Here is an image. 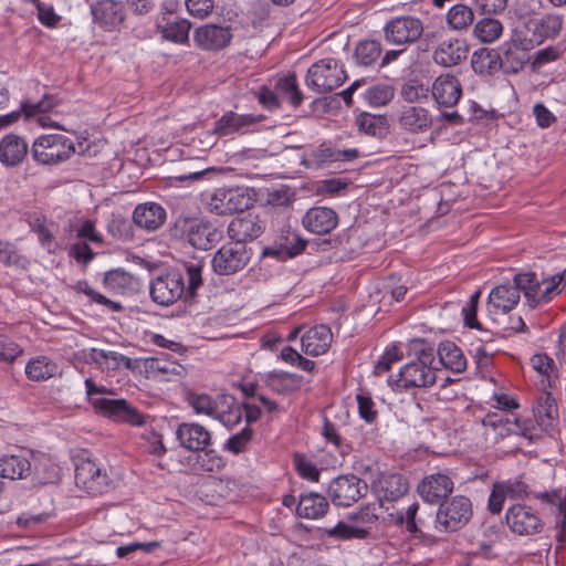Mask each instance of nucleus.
Masks as SVG:
<instances>
[{"instance_id": "c9c22d12", "label": "nucleus", "mask_w": 566, "mask_h": 566, "mask_svg": "<svg viewBox=\"0 0 566 566\" xmlns=\"http://www.w3.org/2000/svg\"><path fill=\"white\" fill-rule=\"evenodd\" d=\"M57 365L46 356H38L29 360L25 366V374L33 381H44L53 377Z\"/></svg>"}, {"instance_id": "a18cd8bd", "label": "nucleus", "mask_w": 566, "mask_h": 566, "mask_svg": "<svg viewBox=\"0 0 566 566\" xmlns=\"http://www.w3.org/2000/svg\"><path fill=\"white\" fill-rule=\"evenodd\" d=\"M538 281L539 280L534 272H525L516 274L512 284L516 286L520 295L521 292L524 294V297L530 305L531 301H535V289L538 287Z\"/></svg>"}, {"instance_id": "7ed1b4c3", "label": "nucleus", "mask_w": 566, "mask_h": 566, "mask_svg": "<svg viewBox=\"0 0 566 566\" xmlns=\"http://www.w3.org/2000/svg\"><path fill=\"white\" fill-rule=\"evenodd\" d=\"M84 384L88 401L96 412L112 418L115 421H124L133 426L144 424V416L128 405L125 399L94 398L93 396L97 395L98 386H96L91 378H86Z\"/></svg>"}, {"instance_id": "6ab92c4d", "label": "nucleus", "mask_w": 566, "mask_h": 566, "mask_svg": "<svg viewBox=\"0 0 566 566\" xmlns=\"http://www.w3.org/2000/svg\"><path fill=\"white\" fill-rule=\"evenodd\" d=\"M305 247V240L300 238L295 232L287 231L286 235L282 237L280 242H274L272 245L265 247L261 255L262 258L273 256L284 261L303 252Z\"/></svg>"}, {"instance_id": "8fccbe9b", "label": "nucleus", "mask_w": 566, "mask_h": 566, "mask_svg": "<svg viewBox=\"0 0 566 566\" xmlns=\"http://www.w3.org/2000/svg\"><path fill=\"white\" fill-rule=\"evenodd\" d=\"M492 426L500 429L501 436H504L505 431L509 434L522 436L530 440L533 439V434L530 432V428L527 427L526 421H522L517 418H514L513 420L510 418H506L505 420H499V423L493 422Z\"/></svg>"}, {"instance_id": "20e7f679", "label": "nucleus", "mask_w": 566, "mask_h": 566, "mask_svg": "<svg viewBox=\"0 0 566 566\" xmlns=\"http://www.w3.org/2000/svg\"><path fill=\"white\" fill-rule=\"evenodd\" d=\"M346 77L343 65L333 57H326L308 69L306 84L316 93L325 94L340 86Z\"/></svg>"}, {"instance_id": "6e6552de", "label": "nucleus", "mask_w": 566, "mask_h": 566, "mask_svg": "<svg viewBox=\"0 0 566 566\" xmlns=\"http://www.w3.org/2000/svg\"><path fill=\"white\" fill-rule=\"evenodd\" d=\"M207 205L210 212L227 216L249 209L252 198L241 188H219L211 193Z\"/></svg>"}, {"instance_id": "f03ea898", "label": "nucleus", "mask_w": 566, "mask_h": 566, "mask_svg": "<svg viewBox=\"0 0 566 566\" xmlns=\"http://www.w3.org/2000/svg\"><path fill=\"white\" fill-rule=\"evenodd\" d=\"M472 515L471 500L464 495H455L439 504L432 527L438 533H453L463 528Z\"/></svg>"}, {"instance_id": "6e6d98bb", "label": "nucleus", "mask_w": 566, "mask_h": 566, "mask_svg": "<svg viewBox=\"0 0 566 566\" xmlns=\"http://www.w3.org/2000/svg\"><path fill=\"white\" fill-rule=\"evenodd\" d=\"M252 434V429L249 426H245L240 432L228 439L224 449L234 454L243 452L251 440Z\"/></svg>"}, {"instance_id": "f3484780", "label": "nucleus", "mask_w": 566, "mask_h": 566, "mask_svg": "<svg viewBox=\"0 0 566 566\" xmlns=\"http://www.w3.org/2000/svg\"><path fill=\"white\" fill-rule=\"evenodd\" d=\"M176 436L182 448L195 452L203 451L211 441L210 432L198 423H181Z\"/></svg>"}, {"instance_id": "bf43d9fd", "label": "nucleus", "mask_w": 566, "mask_h": 566, "mask_svg": "<svg viewBox=\"0 0 566 566\" xmlns=\"http://www.w3.org/2000/svg\"><path fill=\"white\" fill-rule=\"evenodd\" d=\"M480 296L481 291H476L474 294L471 295L469 302L462 308L464 324L470 328H481V325L476 318V310Z\"/></svg>"}, {"instance_id": "c03bdc74", "label": "nucleus", "mask_w": 566, "mask_h": 566, "mask_svg": "<svg viewBox=\"0 0 566 566\" xmlns=\"http://www.w3.org/2000/svg\"><path fill=\"white\" fill-rule=\"evenodd\" d=\"M473 21V10L465 4H455L448 12V22L455 30L467 29Z\"/></svg>"}, {"instance_id": "f257e3e1", "label": "nucleus", "mask_w": 566, "mask_h": 566, "mask_svg": "<svg viewBox=\"0 0 566 566\" xmlns=\"http://www.w3.org/2000/svg\"><path fill=\"white\" fill-rule=\"evenodd\" d=\"M201 271L202 268L197 264L187 266V289L185 286V277L179 271H168L156 276L149 286L151 300L161 306H169L185 294L192 297L197 289L202 284Z\"/></svg>"}, {"instance_id": "4d7b16f0", "label": "nucleus", "mask_w": 566, "mask_h": 566, "mask_svg": "<svg viewBox=\"0 0 566 566\" xmlns=\"http://www.w3.org/2000/svg\"><path fill=\"white\" fill-rule=\"evenodd\" d=\"M401 96L410 104L417 103L424 97V86L421 80L416 77L408 80L401 87Z\"/></svg>"}, {"instance_id": "c85d7f7f", "label": "nucleus", "mask_w": 566, "mask_h": 566, "mask_svg": "<svg viewBox=\"0 0 566 566\" xmlns=\"http://www.w3.org/2000/svg\"><path fill=\"white\" fill-rule=\"evenodd\" d=\"M453 481L446 473H436L427 478V503L440 504L453 491Z\"/></svg>"}, {"instance_id": "09e8293b", "label": "nucleus", "mask_w": 566, "mask_h": 566, "mask_svg": "<svg viewBox=\"0 0 566 566\" xmlns=\"http://www.w3.org/2000/svg\"><path fill=\"white\" fill-rule=\"evenodd\" d=\"M325 533L328 537L336 539H352V538H365L368 531L360 527L348 525L344 522H338L336 526L332 528H325Z\"/></svg>"}, {"instance_id": "bb28decb", "label": "nucleus", "mask_w": 566, "mask_h": 566, "mask_svg": "<svg viewBox=\"0 0 566 566\" xmlns=\"http://www.w3.org/2000/svg\"><path fill=\"white\" fill-rule=\"evenodd\" d=\"M187 238L193 248L208 250L221 240L222 232L210 223H199L190 228Z\"/></svg>"}, {"instance_id": "473e14b6", "label": "nucleus", "mask_w": 566, "mask_h": 566, "mask_svg": "<svg viewBox=\"0 0 566 566\" xmlns=\"http://www.w3.org/2000/svg\"><path fill=\"white\" fill-rule=\"evenodd\" d=\"M242 416V405L237 402L232 395H221V405L217 408L214 418L230 429L241 421Z\"/></svg>"}, {"instance_id": "72a5a7b5", "label": "nucleus", "mask_w": 566, "mask_h": 566, "mask_svg": "<svg viewBox=\"0 0 566 566\" xmlns=\"http://www.w3.org/2000/svg\"><path fill=\"white\" fill-rule=\"evenodd\" d=\"M503 29V24L499 19L485 14V17L479 19L474 24L473 35L481 43H493L500 39Z\"/></svg>"}, {"instance_id": "cd10ccee", "label": "nucleus", "mask_w": 566, "mask_h": 566, "mask_svg": "<svg viewBox=\"0 0 566 566\" xmlns=\"http://www.w3.org/2000/svg\"><path fill=\"white\" fill-rule=\"evenodd\" d=\"M518 301L520 294L516 286L511 283L495 286L489 295V306L503 313L513 310Z\"/></svg>"}, {"instance_id": "c756f323", "label": "nucleus", "mask_w": 566, "mask_h": 566, "mask_svg": "<svg viewBox=\"0 0 566 566\" xmlns=\"http://www.w3.org/2000/svg\"><path fill=\"white\" fill-rule=\"evenodd\" d=\"M328 507L326 497L317 493H310L301 496L296 512L301 517L316 520L324 516Z\"/></svg>"}, {"instance_id": "4c0bfd02", "label": "nucleus", "mask_w": 566, "mask_h": 566, "mask_svg": "<svg viewBox=\"0 0 566 566\" xmlns=\"http://www.w3.org/2000/svg\"><path fill=\"white\" fill-rule=\"evenodd\" d=\"M106 231L113 239L130 242L134 239L133 222L120 214H112L106 224Z\"/></svg>"}, {"instance_id": "052dcab7", "label": "nucleus", "mask_w": 566, "mask_h": 566, "mask_svg": "<svg viewBox=\"0 0 566 566\" xmlns=\"http://www.w3.org/2000/svg\"><path fill=\"white\" fill-rule=\"evenodd\" d=\"M36 10L40 22L48 28H54L61 20V17L55 13L53 7L50 4L38 1Z\"/></svg>"}, {"instance_id": "774afa93", "label": "nucleus", "mask_w": 566, "mask_h": 566, "mask_svg": "<svg viewBox=\"0 0 566 566\" xmlns=\"http://www.w3.org/2000/svg\"><path fill=\"white\" fill-rule=\"evenodd\" d=\"M357 124L361 132L371 136L378 135L381 129V119L369 114L360 115Z\"/></svg>"}, {"instance_id": "de8ad7c7", "label": "nucleus", "mask_w": 566, "mask_h": 566, "mask_svg": "<svg viewBox=\"0 0 566 566\" xmlns=\"http://www.w3.org/2000/svg\"><path fill=\"white\" fill-rule=\"evenodd\" d=\"M196 465L205 472H218L223 469L224 461L214 450H207L197 452Z\"/></svg>"}, {"instance_id": "49530a36", "label": "nucleus", "mask_w": 566, "mask_h": 566, "mask_svg": "<svg viewBox=\"0 0 566 566\" xmlns=\"http://www.w3.org/2000/svg\"><path fill=\"white\" fill-rule=\"evenodd\" d=\"M191 24L185 19L168 22L161 30L163 36L176 43H186L189 39Z\"/></svg>"}, {"instance_id": "aec40b11", "label": "nucleus", "mask_w": 566, "mask_h": 566, "mask_svg": "<svg viewBox=\"0 0 566 566\" xmlns=\"http://www.w3.org/2000/svg\"><path fill=\"white\" fill-rule=\"evenodd\" d=\"M166 220L165 209L155 202L138 205L133 212V223L146 231H156Z\"/></svg>"}, {"instance_id": "3c124183", "label": "nucleus", "mask_w": 566, "mask_h": 566, "mask_svg": "<svg viewBox=\"0 0 566 566\" xmlns=\"http://www.w3.org/2000/svg\"><path fill=\"white\" fill-rule=\"evenodd\" d=\"M56 98L54 95L45 94L41 101L33 103L31 101H25L21 104V112L24 113L25 117H31L36 114H42L51 111L56 104Z\"/></svg>"}, {"instance_id": "0e129e2a", "label": "nucleus", "mask_w": 566, "mask_h": 566, "mask_svg": "<svg viewBox=\"0 0 566 566\" xmlns=\"http://www.w3.org/2000/svg\"><path fill=\"white\" fill-rule=\"evenodd\" d=\"M122 366H124L127 369H134L136 368V361L117 352H108L105 370H117Z\"/></svg>"}, {"instance_id": "b1692460", "label": "nucleus", "mask_w": 566, "mask_h": 566, "mask_svg": "<svg viewBox=\"0 0 566 566\" xmlns=\"http://www.w3.org/2000/svg\"><path fill=\"white\" fill-rule=\"evenodd\" d=\"M28 155L27 142L14 134H9L0 140V163L6 167L20 165Z\"/></svg>"}, {"instance_id": "9b49d317", "label": "nucleus", "mask_w": 566, "mask_h": 566, "mask_svg": "<svg viewBox=\"0 0 566 566\" xmlns=\"http://www.w3.org/2000/svg\"><path fill=\"white\" fill-rule=\"evenodd\" d=\"M409 349L415 353L418 360L410 361L405 365L399 371V378L396 380V386L399 388H422L424 387V340L415 338L409 343Z\"/></svg>"}, {"instance_id": "e433bc0d", "label": "nucleus", "mask_w": 566, "mask_h": 566, "mask_svg": "<svg viewBox=\"0 0 566 566\" xmlns=\"http://www.w3.org/2000/svg\"><path fill=\"white\" fill-rule=\"evenodd\" d=\"M103 284L109 291L125 293L135 289L137 280L130 273L116 269L105 273Z\"/></svg>"}, {"instance_id": "4468645a", "label": "nucleus", "mask_w": 566, "mask_h": 566, "mask_svg": "<svg viewBox=\"0 0 566 566\" xmlns=\"http://www.w3.org/2000/svg\"><path fill=\"white\" fill-rule=\"evenodd\" d=\"M462 86L452 74L440 75L432 85V96L440 107L451 108L461 98Z\"/></svg>"}, {"instance_id": "37998d69", "label": "nucleus", "mask_w": 566, "mask_h": 566, "mask_svg": "<svg viewBox=\"0 0 566 566\" xmlns=\"http://www.w3.org/2000/svg\"><path fill=\"white\" fill-rule=\"evenodd\" d=\"M339 160V149L331 147L328 144H321L316 147L307 158H304L303 164L306 167H321L326 163Z\"/></svg>"}, {"instance_id": "7c9ffc66", "label": "nucleus", "mask_w": 566, "mask_h": 566, "mask_svg": "<svg viewBox=\"0 0 566 566\" xmlns=\"http://www.w3.org/2000/svg\"><path fill=\"white\" fill-rule=\"evenodd\" d=\"M31 473V463L23 455H3L0 459V475L6 479H24Z\"/></svg>"}, {"instance_id": "13d9d810", "label": "nucleus", "mask_w": 566, "mask_h": 566, "mask_svg": "<svg viewBox=\"0 0 566 566\" xmlns=\"http://www.w3.org/2000/svg\"><path fill=\"white\" fill-rule=\"evenodd\" d=\"M270 387L279 392L289 391L297 388L298 378L294 374L282 373L270 377Z\"/></svg>"}, {"instance_id": "864d4df0", "label": "nucleus", "mask_w": 566, "mask_h": 566, "mask_svg": "<svg viewBox=\"0 0 566 566\" xmlns=\"http://www.w3.org/2000/svg\"><path fill=\"white\" fill-rule=\"evenodd\" d=\"M221 405V395H218L216 399H212L208 395H198L191 399V406L198 413H206L214 417L217 408Z\"/></svg>"}, {"instance_id": "39448f33", "label": "nucleus", "mask_w": 566, "mask_h": 566, "mask_svg": "<svg viewBox=\"0 0 566 566\" xmlns=\"http://www.w3.org/2000/svg\"><path fill=\"white\" fill-rule=\"evenodd\" d=\"M74 144L64 135H43L32 145L33 159L42 165H56L67 160L74 154Z\"/></svg>"}, {"instance_id": "a19ab883", "label": "nucleus", "mask_w": 566, "mask_h": 566, "mask_svg": "<svg viewBox=\"0 0 566 566\" xmlns=\"http://www.w3.org/2000/svg\"><path fill=\"white\" fill-rule=\"evenodd\" d=\"M563 21L559 15L546 14L538 19L534 24V35L544 41L554 39L562 30Z\"/></svg>"}, {"instance_id": "dca6fc26", "label": "nucleus", "mask_w": 566, "mask_h": 566, "mask_svg": "<svg viewBox=\"0 0 566 566\" xmlns=\"http://www.w3.org/2000/svg\"><path fill=\"white\" fill-rule=\"evenodd\" d=\"M91 11L94 22L106 30L115 29L125 19L123 4L115 0L96 1Z\"/></svg>"}, {"instance_id": "1a4fd4ad", "label": "nucleus", "mask_w": 566, "mask_h": 566, "mask_svg": "<svg viewBox=\"0 0 566 566\" xmlns=\"http://www.w3.org/2000/svg\"><path fill=\"white\" fill-rule=\"evenodd\" d=\"M368 490L367 483L354 474L339 475L331 481L328 495L337 506H350L363 497Z\"/></svg>"}, {"instance_id": "ea45409f", "label": "nucleus", "mask_w": 566, "mask_h": 566, "mask_svg": "<svg viewBox=\"0 0 566 566\" xmlns=\"http://www.w3.org/2000/svg\"><path fill=\"white\" fill-rule=\"evenodd\" d=\"M381 52L380 42L376 40H365L357 44L355 57L359 65L370 66L379 60Z\"/></svg>"}, {"instance_id": "680f3d73", "label": "nucleus", "mask_w": 566, "mask_h": 566, "mask_svg": "<svg viewBox=\"0 0 566 566\" xmlns=\"http://www.w3.org/2000/svg\"><path fill=\"white\" fill-rule=\"evenodd\" d=\"M188 12L197 18H206L214 8V0H186Z\"/></svg>"}, {"instance_id": "ddd939ff", "label": "nucleus", "mask_w": 566, "mask_h": 566, "mask_svg": "<svg viewBox=\"0 0 566 566\" xmlns=\"http://www.w3.org/2000/svg\"><path fill=\"white\" fill-rule=\"evenodd\" d=\"M302 223L307 231L324 235L336 228L338 216L332 208L314 207L304 214Z\"/></svg>"}, {"instance_id": "a878e982", "label": "nucleus", "mask_w": 566, "mask_h": 566, "mask_svg": "<svg viewBox=\"0 0 566 566\" xmlns=\"http://www.w3.org/2000/svg\"><path fill=\"white\" fill-rule=\"evenodd\" d=\"M565 282L566 269L562 273L539 280L538 287L535 289V301H531L530 306L535 308L543 303L552 301L555 295L562 293L564 289L563 283Z\"/></svg>"}, {"instance_id": "603ef678", "label": "nucleus", "mask_w": 566, "mask_h": 566, "mask_svg": "<svg viewBox=\"0 0 566 566\" xmlns=\"http://www.w3.org/2000/svg\"><path fill=\"white\" fill-rule=\"evenodd\" d=\"M365 97L370 105L382 106L394 97V88L389 85H375L366 91Z\"/></svg>"}, {"instance_id": "4be33fe9", "label": "nucleus", "mask_w": 566, "mask_h": 566, "mask_svg": "<svg viewBox=\"0 0 566 566\" xmlns=\"http://www.w3.org/2000/svg\"><path fill=\"white\" fill-rule=\"evenodd\" d=\"M469 50L465 43L459 39L442 41L433 52V61L441 66L450 67L465 60Z\"/></svg>"}, {"instance_id": "412c9836", "label": "nucleus", "mask_w": 566, "mask_h": 566, "mask_svg": "<svg viewBox=\"0 0 566 566\" xmlns=\"http://www.w3.org/2000/svg\"><path fill=\"white\" fill-rule=\"evenodd\" d=\"M264 230L258 217L247 214L242 218H234L228 226L229 238L235 242L247 244V241L256 239Z\"/></svg>"}, {"instance_id": "e2e57ef3", "label": "nucleus", "mask_w": 566, "mask_h": 566, "mask_svg": "<svg viewBox=\"0 0 566 566\" xmlns=\"http://www.w3.org/2000/svg\"><path fill=\"white\" fill-rule=\"evenodd\" d=\"M294 461L296 470L302 478L314 482L318 481L319 471L312 462L307 461L303 455L300 454H295Z\"/></svg>"}, {"instance_id": "58836bf2", "label": "nucleus", "mask_w": 566, "mask_h": 566, "mask_svg": "<svg viewBox=\"0 0 566 566\" xmlns=\"http://www.w3.org/2000/svg\"><path fill=\"white\" fill-rule=\"evenodd\" d=\"M275 90L279 98L289 102L294 107L301 105L303 95L298 90L296 76L294 74L280 78L275 84Z\"/></svg>"}, {"instance_id": "0eeeda50", "label": "nucleus", "mask_w": 566, "mask_h": 566, "mask_svg": "<svg viewBox=\"0 0 566 566\" xmlns=\"http://www.w3.org/2000/svg\"><path fill=\"white\" fill-rule=\"evenodd\" d=\"M112 480L105 469L90 458L80 459L75 465V484L88 494H103Z\"/></svg>"}, {"instance_id": "69168bd1", "label": "nucleus", "mask_w": 566, "mask_h": 566, "mask_svg": "<svg viewBox=\"0 0 566 566\" xmlns=\"http://www.w3.org/2000/svg\"><path fill=\"white\" fill-rule=\"evenodd\" d=\"M506 497L507 494L504 486H502L501 483H495L489 497L490 512L493 514L500 513L503 509V504Z\"/></svg>"}, {"instance_id": "423d86ee", "label": "nucleus", "mask_w": 566, "mask_h": 566, "mask_svg": "<svg viewBox=\"0 0 566 566\" xmlns=\"http://www.w3.org/2000/svg\"><path fill=\"white\" fill-rule=\"evenodd\" d=\"M251 256L252 250L247 244L232 240L214 253L211 261L212 269L219 275H232L243 270Z\"/></svg>"}, {"instance_id": "5fc2aeb1", "label": "nucleus", "mask_w": 566, "mask_h": 566, "mask_svg": "<svg viewBox=\"0 0 566 566\" xmlns=\"http://www.w3.org/2000/svg\"><path fill=\"white\" fill-rule=\"evenodd\" d=\"M385 492L386 499L390 501H396L401 497L408 491V483L406 480L399 474H392L388 476L385 481Z\"/></svg>"}, {"instance_id": "f8f14e48", "label": "nucleus", "mask_w": 566, "mask_h": 566, "mask_svg": "<svg viewBox=\"0 0 566 566\" xmlns=\"http://www.w3.org/2000/svg\"><path fill=\"white\" fill-rule=\"evenodd\" d=\"M510 530L518 535H534L543 530L542 520L525 505L511 506L505 515Z\"/></svg>"}, {"instance_id": "393cba45", "label": "nucleus", "mask_w": 566, "mask_h": 566, "mask_svg": "<svg viewBox=\"0 0 566 566\" xmlns=\"http://www.w3.org/2000/svg\"><path fill=\"white\" fill-rule=\"evenodd\" d=\"M497 54L500 55L501 69L505 73H518L528 61L527 52L514 41L503 43Z\"/></svg>"}, {"instance_id": "a211bd4d", "label": "nucleus", "mask_w": 566, "mask_h": 566, "mask_svg": "<svg viewBox=\"0 0 566 566\" xmlns=\"http://www.w3.org/2000/svg\"><path fill=\"white\" fill-rule=\"evenodd\" d=\"M232 39L229 28L207 24L196 30L193 40L203 50H219L226 48Z\"/></svg>"}, {"instance_id": "2eb2a0df", "label": "nucleus", "mask_w": 566, "mask_h": 566, "mask_svg": "<svg viewBox=\"0 0 566 566\" xmlns=\"http://www.w3.org/2000/svg\"><path fill=\"white\" fill-rule=\"evenodd\" d=\"M264 119L263 115L238 114L232 111L223 114L214 124L213 133L228 136L234 133H245L249 127Z\"/></svg>"}, {"instance_id": "79ce46f5", "label": "nucleus", "mask_w": 566, "mask_h": 566, "mask_svg": "<svg viewBox=\"0 0 566 566\" xmlns=\"http://www.w3.org/2000/svg\"><path fill=\"white\" fill-rule=\"evenodd\" d=\"M400 125L411 132H421L424 127V108L421 106H405L399 117Z\"/></svg>"}, {"instance_id": "9d476101", "label": "nucleus", "mask_w": 566, "mask_h": 566, "mask_svg": "<svg viewBox=\"0 0 566 566\" xmlns=\"http://www.w3.org/2000/svg\"><path fill=\"white\" fill-rule=\"evenodd\" d=\"M423 32L421 20L412 17H400L389 21L384 28L388 44L405 45L415 42Z\"/></svg>"}, {"instance_id": "5701e85b", "label": "nucleus", "mask_w": 566, "mask_h": 566, "mask_svg": "<svg viewBox=\"0 0 566 566\" xmlns=\"http://www.w3.org/2000/svg\"><path fill=\"white\" fill-rule=\"evenodd\" d=\"M332 339L333 334L327 325L314 326L302 336V350L311 356L322 355L329 348Z\"/></svg>"}, {"instance_id": "338daca9", "label": "nucleus", "mask_w": 566, "mask_h": 566, "mask_svg": "<svg viewBox=\"0 0 566 566\" xmlns=\"http://www.w3.org/2000/svg\"><path fill=\"white\" fill-rule=\"evenodd\" d=\"M21 261L15 247L7 241H0V263L6 266L17 265Z\"/></svg>"}, {"instance_id": "2f4dec72", "label": "nucleus", "mask_w": 566, "mask_h": 566, "mask_svg": "<svg viewBox=\"0 0 566 566\" xmlns=\"http://www.w3.org/2000/svg\"><path fill=\"white\" fill-rule=\"evenodd\" d=\"M440 363L453 373H462L467 368V359L462 350L452 342H443L438 347Z\"/></svg>"}, {"instance_id": "f704fd0d", "label": "nucleus", "mask_w": 566, "mask_h": 566, "mask_svg": "<svg viewBox=\"0 0 566 566\" xmlns=\"http://www.w3.org/2000/svg\"><path fill=\"white\" fill-rule=\"evenodd\" d=\"M500 55L496 50L483 48L472 54L471 65L478 74H492L501 69Z\"/></svg>"}]
</instances>
